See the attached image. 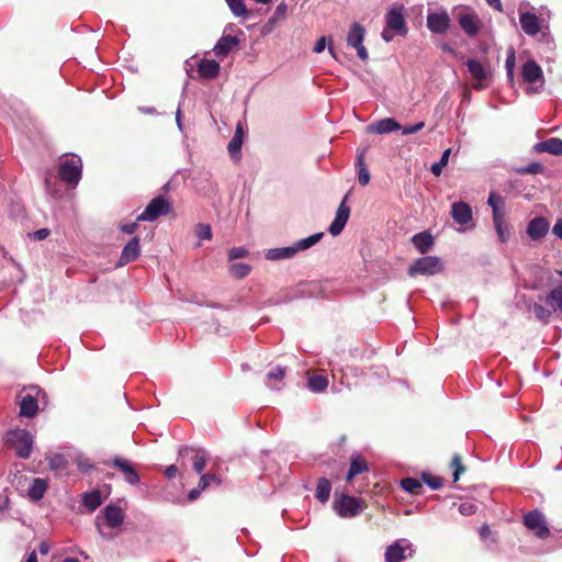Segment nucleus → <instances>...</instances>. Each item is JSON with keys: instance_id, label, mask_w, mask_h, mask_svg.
<instances>
[{"instance_id": "nucleus-50", "label": "nucleus", "mask_w": 562, "mask_h": 562, "mask_svg": "<svg viewBox=\"0 0 562 562\" xmlns=\"http://www.w3.org/2000/svg\"><path fill=\"white\" fill-rule=\"evenodd\" d=\"M323 236H324V233H322V232L313 234L308 237L300 239L299 241L295 243L294 246H314L322 239Z\"/></svg>"}, {"instance_id": "nucleus-46", "label": "nucleus", "mask_w": 562, "mask_h": 562, "mask_svg": "<svg viewBox=\"0 0 562 562\" xmlns=\"http://www.w3.org/2000/svg\"><path fill=\"white\" fill-rule=\"evenodd\" d=\"M530 310L531 312L535 314V316L543 322V323H548L550 317H551V311L543 307L542 305L540 304H533L532 306H530Z\"/></svg>"}, {"instance_id": "nucleus-54", "label": "nucleus", "mask_w": 562, "mask_h": 562, "mask_svg": "<svg viewBox=\"0 0 562 562\" xmlns=\"http://www.w3.org/2000/svg\"><path fill=\"white\" fill-rule=\"evenodd\" d=\"M475 510H476V506L472 503L465 502V503H461L459 505V512L464 516H470V515L474 514Z\"/></svg>"}, {"instance_id": "nucleus-22", "label": "nucleus", "mask_w": 562, "mask_h": 562, "mask_svg": "<svg viewBox=\"0 0 562 562\" xmlns=\"http://www.w3.org/2000/svg\"><path fill=\"white\" fill-rule=\"evenodd\" d=\"M104 518L109 527L117 528L124 521V512L121 507L110 504L103 509Z\"/></svg>"}, {"instance_id": "nucleus-35", "label": "nucleus", "mask_w": 562, "mask_h": 562, "mask_svg": "<svg viewBox=\"0 0 562 562\" xmlns=\"http://www.w3.org/2000/svg\"><path fill=\"white\" fill-rule=\"evenodd\" d=\"M139 248H123L120 260L115 263V268L123 267L139 257Z\"/></svg>"}, {"instance_id": "nucleus-16", "label": "nucleus", "mask_w": 562, "mask_h": 562, "mask_svg": "<svg viewBox=\"0 0 562 562\" xmlns=\"http://www.w3.org/2000/svg\"><path fill=\"white\" fill-rule=\"evenodd\" d=\"M112 464L123 473L124 479L127 483L136 484L139 482V475L135 470L134 465L128 460L115 457L112 460Z\"/></svg>"}, {"instance_id": "nucleus-39", "label": "nucleus", "mask_w": 562, "mask_h": 562, "mask_svg": "<svg viewBox=\"0 0 562 562\" xmlns=\"http://www.w3.org/2000/svg\"><path fill=\"white\" fill-rule=\"evenodd\" d=\"M307 384L313 392H323L328 386V380L323 375H313L308 379Z\"/></svg>"}, {"instance_id": "nucleus-42", "label": "nucleus", "mask_w": 562, "mask_h": 562, "mask_svg": "<svg viewBox=\"0 0 562 562\" xmlns=\"http://www.w3.org/2000/svg\"><path fill=\"white\" fill-rule=\"evenodd\" d=\"M236 16H247L248 10L243 0H225Z\"/></svg>"}, {"instance_id": "nucleus-11", "label": "nucleus", "mask_w": 562, "mask_h": 562, "mask_svg": "<svg viewBox=\"0 0 562 562\" xmlns=\"http://www.w3.org/2000/svg\"><path fill=\"white\" fill-rule=\"evenodd\" d=\"M190 453H194L192 457V467L196 473H201L206 464L209 454L204 449L193 448L189 446H183L179 449V458L184 459Z\"/></svg>"}, {"instance_id": "nucleus-3", "label": "nucleus", "mask_w": 562, "mask_h": 562, "mask_svg": "<svg viewBox=\"0 0 562 562\" xmlns=\"http://www.w3.org/2000/svg\"><path fill=\"white\" fill-rule=\"evenodd\" d=\"M5 441L19 458H30L33 447V436L30 431L21 428L10 430L5 435Z\"/></svg>"}, {"instance_id": "nucleus-58", "label": "nucleus", "mask_w": 562, "mask_h": 562, "mask_svg": "<svg viewBox=\"0 0 562 562\" xmlns=\"http://www.w3.org/2000/svg\"><path fill=\"white\" fill-rule=\"evenodd\" d=\"M326 43H327V38L325 36L319 37L313 48V52L317 53V54L322 53L326 47Z\"/></svg>"}, {"instance_id": "nucleus-59", "label": "nucleus", "mask_w": 562, "mask_h": 562, "mask_svg": "<svg viewBox=\"0 0 562 562\" xmlns=\"http://www.w3.org/2000/svg\"><path fill=\"white\" fill-rule=\"evenodd\" d=\"M353 48L357 49V55L361 60L366 61L369 58L368 50L363 44H360V46H355Z\"/></svg>"}, {"instance_id": "nucleus-49", "label": "nucleus", "mask_w": 562, "mask_h": 562, "mask_svg": "<svg viewBox=\"0 0 562 562\" xmlns=\"http://www.w3.org/2000/svg\"><path fill=\"white\" fill-rule=\"evenodd\" d=\"M422 479L431 490H439L443 485V480L439 476L424 473Z\"/></svg>"}, {"instance_id": "nucleus-64", "label": "nucleus", "mask_w": 562, "mask_h": 562, "mask_svg": "<svg viewBox=\"0 0 562 562\" xmlns=\"http://www.w3.org/2000/svg\"><path fill=\"white\" fill-rule=\"evenodd\" d=\"M178 473V468L176 465H169L166 471H165V474L168 479H172L177 475Z\"/></svg>"}, {"instance_id": "nucleus-26", "label": "nucleus", "mask_w": 562, "mask_h": 562, "mask_svg": "<svg viewBox=\"0 0 562 562\" xmlns=\"http://www.w3.org/2000/svg\"><path fill=\"white\" fill-rule=\"evenodd\" d=\"M220 64L213 59H202L198 65L200 77L205 79H214L220 74Z\"/></svg>"}, {"instance_id": "nucleus-28", "label": "nucleus", "mask_w": 562, "mask_h": 562, "mask_svg": "<svg viewBox=\"0 0 562 562\" xmlns=\"http://www.w3.org/2000/svg\"><path fill=\"white\" fill-rule=\"evenodd\" d=\"M364 34L366 30L360 23H352L347 34V44L351 47L360 46L363 44Z\"/></svg>"}, {"instance_id": "nucleus-19", "label": "nucleus", "mask_w": 562, "mask_h": 562, "mask_svg": "<svg viewBox=\"0 0 562 562\" xmlns=\"http://www.w3.org/2000/svg\"><path fill=\"white\" fill-rule=\"evenodd\" d=\"M239 40L234 35H223L214 46L213 50L217 57H226L233 48L238 46Z\"/></svg>"}, {"instance_id": "nucleus-53", "label": "nucleus", "mask_w": 562, "mask_h": 562, "mask_svg": "<svg viewBox=\"0 0 562 562\" xmlns=\"http://www.w3.org/2000/svg\"><path fill=\"white\" fill-rule=\"evenodd\" d=\"M248 255L247 248H231L228 252V259L231 261L246 257Z\"/></svg>"}, {"instance_id": "nucleus-23", "label": "nucleus", "mask_w": 562, "mask_h": 562, "mask_svg": "<svg viewBox=\"0 0 562 562\" xmlns=\"http://www.w3.org/2000/svg\"><path fill=\"white\" fill-rule=\"evenodd\" d=\"M519 22L522 31L527 35H536L540 32V21L535 13L524 12L520 14Z\"/></svg>"}, {"instance_id": "nucleus-41", "label": "nucleus", "mask_w": 562, "mask_h": 562, "mask_svg": "<svg viewBox=\"0 0 562 562\" xmlns=\"http://www.w3.org/2000/svg\"><path fill=\"white\" fill-rule=\"evenodd\" d=\"M515 64H516V55L514 48H510L507 54V58L505 61L506 67V74L508 81L514 85V70H515Z\"/></svg>"}, {"instance_id": "nucleus-37", "label": "nucleus", "mask_w": 562, "mask_h": 562, "mask_svg": "<svg viewBox=\"0 0 562 562\" xmlns=\"http://www.w3.org/2000/svg\"><path fill=\"white\" fill-rule=\"evenodd\" d=\"M251 268L249 265L244 262H232L229 265V273L235 279H243L249 274Z\"/></svg>"}, {"instance_id": "nucleus-20", "label": "nucleus", "mask_w": 562, "mask_h": 562, "mask_svg": "<svg viewBox=\"0 0 562 562\" xmlns=\"http://www.w3.org/2000/svg\"><path fill=\"white\" fill-rule=\"evenodd\" d=\"M322 293V288L316 282L302 283L292 290L290 300L300 297H316Z\"/></svg>"}, {"instance_id": "nucleus-1", "label": "nucleus", "mask_w": 562, "mask_h": 562, "mask_svg": "<svg viewBox=\"0 0 562 562\" xmlns=\"http://www.w3.org/2000/svg\"><path fill=\"white\" fill-rule=\"evenodd\" d=\"M40 403H47L46 393L37 385L24 387L20 394L19 415L26 418L35 417L40 408Z\"/></svg>"}, {"instance_id": "nucleus-12", "label": "nucleus", "mask_w": 562, "mask_h": 562, "mask_svg": "<svg viewBox=\"0 0 562 562\" xmlns=\"http://www.w3.org/2000/svg\"><path fill=\"white\" fill-rule=\"evenodd\" d=\"M427 27L436 34H445L450 27V16L447 11L430 12L427 15Z\"/></svg>"}, {"instance_id": "nucleus-25", "label": "nucleus", "mask_w": 562, "mask_h": 562, "mask_svg": "<svg viewBox=\"0 0 562 562\" xmlns=\"http://www.w3.org/2000/svg\"><path fill=\"white\" fill-rule=\"evenodd\" d=\"M533 148L537 153H549L557 156L562 155V139L552 137L537 143Z\"/></svg>"}, {"instance_id": "nucleus-45", "label": "nucleus", "mask_w": 562, "mask_h": 562, "mask_svg": "<svg viewBox=\"0 0 562 562\" xmlns=\"http://www.w3.org/2000/svg\"><path fill=\"white\" fill-rule=\"evenodd\" d=\"M194 234L200 240H211L212 228L209 224L200 223L194 227Z\"/></svg>"}, {"instance_id": "nucleus-43", "label": "nucleus", "mask_w": 562, "mask_h": 562, "mask_svg": "<svg viewBox=\"0 0 562 562\" xmlns=\"http://www.w3.org/2000/svg\"><path fill=\"white\" fill-rule=\"evenodd\" d=\"M450 153H451V149L448 148L446 149L442 155H441V158L438 162H435L432 166H431V172L434 176L436 177H439L442 172V168L446 167L448 165V160H449V156H450Z\"/></svg>"}, {"instance_id": "nucleus-27", "label": "nucleus", "mask_w": 562, "mask_h": 562, "mask_svg": "<svg viewBox=\"0 0 562 562\" xmlns=\"http://www.w3.org/2000/svg\"><path fill=\"white\" fill-rule=\"evenodd\" d=\"M369 471V464L358 453H353L350 458V468L346 475L347 481H351L358 474Z\"/></svg>"}, {"instance_id": "nucleus-60", "label": "nucleus", "mask_w": 562, "mask_h": 562, "mask_svg": "<svg viewBox=\"0 0 562 562\" xmlns=\"http://www.w3.org/2000/svg\"><path fill=\"white\" fill-rule=\"evenodd\" d=\"M78 468L83 472H89L90 470L93 469V464L88 459L79 460Z\"/></svg>"}, {"instance_id": "nucleus-13", "label": "nucleus", "mask_w": 562, "mask_h": 562, "mask_svg": "<svg viewBox=\"0 0 562 562\" xmlns=\"http://www.w3.org/2000/svg\"><path fill=\"white\" fill-rule=\"evenodd\" d=\"M347 195L341 201L340 205L338 206L336 217L334 222L329 226V233L333 236H336L341 233L344 229L349 216H350V207L346 205Z\"/></svg>"}, {"instance_id": "nucleus-47", "label": "nucleus", "mask_w": 562, "mask_h": 562, "mask_svg": "<svg viewBox=\"0 0 562 562\" xmlns=\"http://www.w3.org/2000/svg\"><path fill=\"white\" fill-rule=\"evenodd\" d=\"M543 171V166L540 162L533 161L528 166L516 169L518 175H538Z\"/></svg>"}, {"instance_id": "nucleus-36", "label": "nucleus", "mask_w": 562, "mask_h": 562, "mask_svg": "<svg viewBox=\"0 0 562 562\" xmlns=\"http://www.w3.org/2000/svg\"><path fill=\"white\" fill-rule=\"evenodd\" d=\"M241 144H243V130L238 125L236 128L235 135L233 136V138L231 139V142L228 143V146H227V149H228V153L231 154V156L235 157L237 154H239Z\"/></svg>"}, {"instance_id": "nucleus-55", "label": "nucleus", "mask_w": 562, "mask_h": 562, "mask_svg": "<svg viewBox=\"0 0 562 562\" xmlns=\"http://www.w3.org/2000/svg\"><path fill=\"white\" fill-rule=\"evenodd\" d=\"M288 12V5L285 2H281L277 5L274 11V16L270 20V22H273L277 19L284 18Z\"/></svg>"}, {"instance_id": "nucleus-40", "label": "nucleus", "mask_w": 562, "mask_h": 562, "mask_svg": "<svg viewBox=\"0 0 562 562\" xmlns=\"http://www.w3.org/2000/svg\"><path fill=\"white\" fill-rule=\"evenodd\" d=\"M401 486L403 490L412 494H419L420 490L423 488L422 482L414 477L403 479L401 481Z\"/></svg>"}, {"instance_id": "nucleus-15", "label": "nucleus", "mask_w": 562, "mask_h": 562, "mask_svg": "<svg viewBox=\"0 0 562 562\" xmlns=\"http://www.w3.org/2000/svg\"><path fill=\"white\" fill-rule=\"evenodd\" d=\"M451 216L457 224L468 225L473 217L472 209L465 202H454L451 205Z\"/></svg>"}, {"instance_id": "nucleus-4", "label": "nucleus", "mask_w": 562, "mask_h": 562, "mask_svg": "<svg viewBox=\"0 0 562 562\" xmlns=\"http://www.w3.org/2000/svg\"><path fill=\"white\" fill-rule=\"evenodd\" d=\"M172 213L173 205L171 199L159 194L150 200L145 210L137 216V221L155 222L160 216H168Z\"/></svg>"}, {"instance_id": "nucleus-21", "label": "nucleus", "mask_w": 562, "mask_h": 562, "mask_svg": "<svg viewBox=\"0 0 562 562\" xmlns=\"http://www.w3.org/2000/svg\"><path fill=\"white\" fill-rule=\"evenodd\" d=\"M459 24L469 36H475L481 26V22L475 13L461 14L459 18Z\"/></svg>"}, {"instance_id": "nucleus-10", "label": "nucleus", "mask_w": 562, "mask_h": 562, "mask_svg": "<svg viewBox=\"0 0 562 562\" xmlns=\"http://www.w3.org/2000/svg\"><path fill=\"white\" fill-rule=\"evenodd\" d=\"M415 550L408 540H398L389 546L385 550V562H402L412 558Z\"/></svg>"}, {"instance_id": "nucleus-61", "label": "nucleus", "mask_w": 562, "mask_h": 562, "mask_svg": "<svg viewBox=\"0 0 562 562\" xmlns=\"http://www.w3.org/2000/svg\"><path fill=\"white\" fill-rule=\"evenodd\" d=\"M552 233L562 240V220H559L554 224Z\"/></svg>"}, {"instance_id": "nucleus-30", "label": "nucleus", "mask_w": 562, "mask_h": 562, "mask_svg": "<svg viewBox=\"0 0 562 562\" xmlns=\"http://www.w3.org/2000/svg\"><path fill=\"white\" fill-rule=\"evenodd\" d=\"M285 375V369L278 366L273 368L268 374H267V386L279 391L282 387V381Z\"/></svg>"}, {"instance_id": "nucleus-38", "label": "nucleus", "mask_w": 562, "mask_h": 562, "mask_svg": "<svg viewBox=\"0 0 562 562\" xmlns=\"http://www.w3.org/2000/svg\"><path fill=\"white\" fill-rule=\"evenodd\" d=\"M547 303L562 314V286L554 288L547 296Z\"/></svg>"}, {"instance_id": "nucleus-33", "label": "nucleus", "mask_w": 562, "mask_h": 562, "mask_svg": "<svg viewBox=\"0 0 562 562\" xmlns=\"http://www.w3.org/2000/svg\"><path fill=\"white\" fill-rule=\"evenodd\" d=\"M47 488V483L43 479H34L31 487L29 488V496L33 501H40L43 498Z\"/></svg>"}, {"instance_id": "nucleus-8", "label": "nucleus", "mask_w": 562, "mask_h": 562, "mask_svg": "<svg viewBox=\"0 0 562 562\" xmlns=\"http://www.w3.org/2000/svg\"><path fill=\"white\" fill-rule=\"evenodd\" d=\"M443 268V263L440 258L429 256L417 259L408 269L411 277L417 274L432 276L440 272Z\"/></svg>"}, {"instance_id": "nucleus-9", "label": "nucleus", "mask_w": 562, "mask_h": 562, "mask_svg": "<svg viewBox=\"0 0 562 562\" xmlns=\"http://www.w3.org/2000/svg\"><path fill=\"white\" fill-rule=\"evenodd\" d=\"M524 525L540 539H546L550 536L546 517L538 509L531 510L524 516Z\"/></svg>"}, {"instance_id": "nucleus-44", "label": "nucleus", "mask_w": 562, "mask_h": 562, "mask_svg": "<svg viewBox=\"0 0 562 562\" xmlns=\"http://www.w3.org/2000/svg\"><path fill=\"white\" fill-rule=\"evenodd\" d=\"M412 241L414 243V246L427 247L432 246L434 237L429 233L424 232L413 236Z\"/></svg>"}, {"instance_id": "nucleus-6", "label": "nucleus", "mask_w": 562, "mask_h": 562, "mask_svg": "<svg viewBox=\"0 0 562 562\" xmlns=\"http://www.w3.org/2000/svg\"><path fill=\"white\" fill-rule=\"evenodd\" d=\"M465 64L472 79L476 81L472 83V88L475 90L487 88L490 86V79L492 78L490 67L473 58L468 59Z\"/></svg>"}, {"instance_id": "nucleus-32", "label": "nucleus", "mask_w": 562, "mask_h": 562, "mask_svg": "<svg viewBox=\"0 0 562 562\" xmlns=\"http://www.w3.org/2000/svg\"><path fill=\"white\" fill-rule=\"evenodd\" d=\"M330 491H331L330 481L327 480L326 477L318 479L315 496L322 504H325L329 499Z\"/></svg>"}, {"instance_id": "nucleus-29", "label": "nucleus", "mask_w": 562, "mask_h": 562, "mask_svg": "<svg viewBox=\"0 0 562 562\" xmlns=\"http://www.w3.org/2000/svg\"><path fill=\"white\" fill-rule=\"evenodd\" d=\"M364 159H366V149H362L361 151L358 153L357 160H356V167L358 169V182L362 187L369 184V182H370V172L366 166Z\"/></svg>"}, {"instance_id": "nucleus-31", "label": "nucleus", "mask_w": 562, "mask_h": 562, "mask_svg": "<svg viewBox=\"0 0 562 562\" xmlns=\"http://www.w3.org/2000/svg\"><path fill=\"white\" fill-rule=\"evenodd\" d=\"M301 248H269L265 257L268 260H281L292 258Z\"/></svg>"}, {"instance_id": "nucleus-62", "label": "nucleus", "mask_w": 562, "mask_h": 562, "mask_svg": "<svg viewBox=\"0 0 562 562\" xmlns=\"http://www.w3.org/2000/svg\"><path fill=\"white\" fill-rule=\"evenodd\" d=\"M202 491L203 490H201L199 486L191 490L188 494L189 501L193 502V501L198 499Z\"/></svg>"}, {"instance_id": "nucleus-63", "label": "nucleus", "mask_w": 562, "mask_h": 562, "mask_svg": "<svg viewBox=\"0 0 562 562\" xmlns=\"http://www.w3.org/2000/svg\"><path fill=\"white\" fill-rule=\"evenodd\" d=\"M486 3L492 7L493 9H495L496 11L498 12H502L503 11V5H502V2L501 0H485Z\"/></svg>"}, {"instance_id": "nucleus-18", "label": "nucleus", "mask_w": 562, "mask_h": 562, "mask_svg": "<svg viewBox=\"0 0 562 562\" xmlns=\"http://www.w3.org/2000/svg\"><path fill=\"white\" fill-rule=\"evenodd\" d=\"M386 26L398 34L407 32L404 15L401 9H391L385 15Z\"/></svg>"}, {"instance_id": "nucleus-5", "label": "nucleus", "mask_w": 562, "mask_h": 562, "mask_svg": "<svg viewBox=\"0 0 562 562\" xmlns=\"http://www.w3.org/2000/svg\"><path fill=\"white\" fill-rule=\"evenodd\" d=\"M82 162L80 157L70 156L59 165L58 176L65 183L76 187L81 179Z\"/></svg>"}, {"instance_id": "nucleus-7", "label": "nucleus", "mask_w": 562, "mask_h": 562, "mask_svg": "<svg viewBox=\"0 0 562 562\" xmlns=\"http://www.w3.org/2000/svg\"><path fill=\"white\" fill-rule=\"evenodd\" d=\"M336 513L342 518H350L359 515L364 508V502L349 495H341V497L333 504Z\"/></svg>"}, {"instance_id": "nucleus-56", "label": "nucleus", "mask_w": 562, "mask_h": 562, "mask_svg": "<svg viewBox=\"0 0 562 562\" xmlns=\"http://www.w3.org/2000/svg\"><path fill=\"white\" fill-rule=\"evenodd\" d=\"M138 222L139 221H135V222H130V223H125V224H122L120 227H121V231L126 233V234H135L137 228H138Z\"/></svg>"}, {"instance_id": "nucleus-24", "label": "nucleus", "mask_w": 562, "mask_h": 562, "mask_svg": "<svg viewBox=\"0 0 562 562\" xmlns=\"http://www.w3.org/2000/svg\"><path fill=\"white\" fill-rule=\"evenodd\" d=\"M402 126L393 117L383 119L374 124H370L367 130L369 133L386 134L401 130Z\"/></svg>"}, {"instance_id": "nucleus-34", "label": "nucleus", "mask_w": 562, "mask_h": 562, "mask_svg": "<svg viewBox=\"0 0 562 562\" xmlns=\"http://www.w3.org/2000/svg\"><path fill=\"white\" fill-rule=\"evenodd\" d=\"M83 505L90 510H95L102 503L101 493L99 490H94L90 493L83 494Z\"/></svg>"}, {"instance_id": "nucleus-48", "label": "nucleus", "mask_w": 562, "mask_h": 562, "mask_svg": "<svg viewBox=\"0 0 562 562\" xmlns=\"http://www.w3.org/2000/svg\"><path fill=\"white\" fill-rule=\"evenodd\" d=\"M450 467L454 470L453 482H457L460 479V475L465 471V467L462 464L460 454L453 456Z\"/></svg>"}, {"instance_id": "nucleus-51", "label": "nucleus", "mask_w": 562, "mask_h": 562, "mask_svg": "<svg viewBox=\"0 0 562 562\" xmlns=\"http://www.w3.org/2000/svg\"><path fill=\"white\" fill-rule=\"evenodd\" d=\"M212 482L220 484V480L217 479V476L215 474L207 473V474H203L200 477L198 485L201 490H205Z\"/></svg>"}, {"instance_id": "nucleus-17", "label": "nucleus", "mask_w": 562, "mask_h": 562, "mask_svg": "<svg viewBox=\"0 0 562 562\" xmlns=\"http://www.w3.org/2000/svg\"><path fill=\"white\" fill-rule=\"evenodd\" d=\"M524 81L535 83L537 81L544 82L541 67L532 59L526 61L521 68Z\"/></svg>"}, {"instance_id": "nucleus-57", "label": "nucleus", "mask_w": 562, "mask_h": 562, "mask_svg": "<svg viewBox=\"0 0 562 562\" xmlns=\"http://www.w3.org/2000/svg\"><path fill=\"white\" fill-rule=\"evenodd\" d=\"M424 126H425L424 122H418L414 125L406 126L403 128V134L404 135L415 134V133L419 132L422 128H424Z\"/></svg>"}, {"instance_id": "nucleus-14", "label": "nucleus", "mask_w": 562, "mask_h": 562, "mask_svg": "<svg viewBox=\"0 0 562 562\" xmlns=\"http://www.w3.org/2000/svg\"><path fill=\"white\" fill-rule=\"evenodd\" d=\"M550 228V223L546 217H535L527 226V234L532 240H539L544 237Z\"/></svg>"}, {"instance_id": "nucleus-2", "label": "nucleus", "mask_w": 562, "mask_h": 562, "mask_svg": "<svg viewBox=\"0 0 562 562\" xmlns=\"http://www.w3.org/2000/svg\"><path fill=\"white\" fill-rule=\"evenodd\" d=\"M487 204L493 211V222L499 243H506L509 238L510 232L505 221V200L502 195L492 191L488 195Z\"/></svg>"}, {"instance_id": "nucleus-52", "label": "nucleus", "mask_w": 562, "mask_h": 562, "mask_svg": "<svg viewBox=\"0 0 562 562\" xmlns=\"http://www.w3.org/2000/svg\"><path fill=\"white\" fill-rule=\"evenodd\" d=\"M49 229L41 228L34 233H29L27 236L31 239V241H42L49 235Z\"/></svg>"}]
</instances>
